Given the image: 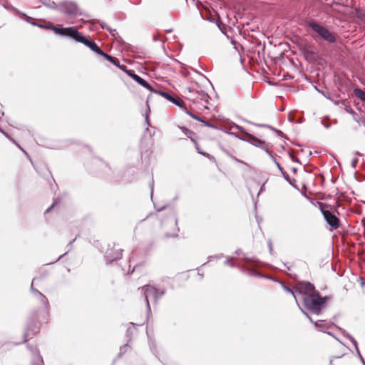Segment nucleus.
I'll use <instances>...</instances> for the list:
<instances>
[{"mask_svg": "<svg viewBox=\"0 0 365 365\" xmlns=\"http://www.w3.org/2000/svg\"><path fill=\"white\" fill-rule=\"evenodd\" d=\"M235 253L237 255H240L241 253H242V250H236Z\"/></svg>", "mask_w": 365, "mask_h": 365, "instance_id": "49530a36", "label": "nucleus"}, {"mask_svg": "<svg viewBox=\"0 0 365 365\" xmlns=\"http://www.w3.org/2000/svg\"><path fill=\"white\" fill-rule=\"evenodd\" d=\"M321 212L327 224H329L334 229H337L339 227V219L331 211L321 208Z\"/></svg>", "mask_w": 365, "mask_h": 365, "instance_id": "1a4fd4ad", "label": "nucleus"}, {"mask_svg": "<svg viewBox=\"0 0 365 365\" xmlns=\"http://www.w3.org/2000/svg\"><path fill=\"white\" fill-rule=\"evenodd\" d=\"M271 158L274 160V163H275V164H276V165L277 166V168H278L281 172H282V171H283V169H282V168L280 166V165H279V163H278L274 160V158H273V156H272V157H271Z\"/></svg>", "mask_w": 365, "mask_h": 365, "instance_id": "c9c22d12", "label": "nucleus"}, {"mask_svg": "<svg viewBox=\"0 0 365 365\" xmlns=\"http://www.w3.org/2000/svg\"><path fill=\"white\" fill-rule=\"evenodd\" d=\"M326 333H327V334H329V335H330V336H331L334 337V338H335V339H336L339 342L341 343V341H340L338 338L335 337V336H334V334H333L331 332H329V331H327V332H326Z\"/></svg>", "mask_w": 365, "mask_h": 365, "instance_id": "37998d69", "label": "nucleus"}, {"mask_svg": "<svg viewBox=\"0 0 365 365\" xmlns=\"http://www.w3.org/2000/svg\"><path fill=\"white\" fill-rule=\"evenodd\" d=\"M145 121H146L148 125H150V123H149L148 116H145Z\"/></svg>", "mask_w": 365, "mask_h": 365, "instance_id": "8fccbe9b", "label": "nucleus"}, {"mask_svg": "<svg viewBox=\"0 0 365 365\" xmlns=\"http://www.w3.org/2000/svg\"><path fill=\"white\" fill-rule=\"evenodd\" d=\"M186 114H187L189 116H190L192 118L197 120V121H202L199 117H197L196 115L193 114L192 113L190 112L186 106L182 110Z\"/></svg>", "mask_w": 365, "mask_h": 365, "instance_id": "393cba45", "label": "nucleus"}, {"mask_svg": "<svg viewBox=\"0 0 365 365\" xmlns=\"http://www.w3.org/2000/svg\"><path fill=\"white\" fill-rule=\"evenodd\" d=\"M282 287L284 291H286L288 293H290L293 296V297L295 299V301H296L299 308L300 309L301 307H299V304L298 303L297 296H296V293H297V292H296V290L294 291L293 289H290L288 286H287L286 284H284L283 283L282 284Z\"/></svg>", "mask_w": 365, "mask_h": 365, "instance_id": "5701e85b", "label": "nucleus"}, {"mask_svg": "<svg viewBox=\"0 0 365 365\" xmlns=\"http://www.w3.org/2000/svg\"><path fill=\"white\" fill-rule=\"evenodd\" d=\"M344 105V110L348 113H350L351 115H354L356 113L355 111L353 110V108L350 106H347V105Z\"/></svg>", "mask_w": 365, "mask_h": 365, "instance_id": "c756f323", "label": "nucleus"}, {"mask_svg": "<svg viewBox=\"0 0 365 365\" xmlns=\"http://www.w3.org/2000/svg\"><path fill=\"white\" fill-rule=\"evenodd\" d=\"M36 280V278H34L32 281L31 285V291L36 295L37 299L40 301V302L42 304L43 308L45 309H47L48 305V301L45 295H43L41 292H40L38 290L34 288V282Z\"/></svg>", "mask_w": 365, "mask_h": 365, "instance_id": "dca6fc26", "label": "nucleus"}, {"mask_svg": "<svg viewBox=\"0 0 365 365\" xmlns=\"http://www.w3.org/2000/svg\"><path fill=\"white\" fill-rule=\"evenodd\" d=\"M334 123L336 124L337 123V120H334Z\"/></svg>", "mask_w": 365, "mask_h": 365, "instance_id": "bf43d9fd", "label": "nucleus"}, {"mask_svg": "<svg viewBox=\"0 0 365 365\" xmlns=\"http://www.w3.org/2000/svg\"><path fill=\"white\" fill-rule=\"evenodd\" d=\"M296 292L302 295L303 297L305 294H310L312 293L318 292L315 290L314 284L309 282H299L296 288Z\"/></svg>", "mask_w": 365, "mask_h": 365, "instance_id": "9d476101", "label": "nucleus"}, {"mask_svg": "<svg viewBox=\"0 0 365 365\" xmlns=\"http://www.w3.org/2000/svg\"><path fill=\"white\" fill-rule=\"evenodd\" d=\"M154 346H155V345H154V342H153V341H152L150 340V347L151 351L155 354V349H154Z\"/></svg>", "mask_w": 365, "mask_h": 365, "instance_id": "58836bf2", "label": "nucleus"}, {"mask_svg": "<svg viewBox=\"0 0 365 365\" xmlns=\"http://www.w3.org/2000/svg\"><path fill=\"white\" fill-rule=\"evenodd\" d=\"M39 330V327L36 324H34L32 325L29 324L24 334V337L26 339L31 338L32 335L36 334ZM27 341V339H25Z\"/></svg>", "mask_w": 365, "mask_h": 365, "instance_id": "a211bd4d", "label": "nucleus"}, {"mask_svg": "<svg viewBox=\"0 0 365 365\" xmlns=\"http://www.w3.org/2000/svg\"><path fill=\"white\" fill-rule=\"evenodd\" d=\"M31 351L34 354L33 365H43V358L38 351L36 348H31Z\"/></svg>", "mask_w": 365, "mask_h": 365, "instance_id": "6ab92c4d", "label": "nucleus"}, {"mask_svg": "<svg viewBox=\"0 0 365 365\" xmlns=\"http://www.w3.org/2000/svg\"><path fill=\"white\" fill-rule=\"evenodd\" d=\"M41 4L43 6H46L47 8L51 9H58V6L57 4L51 0H42L40 1Z\"/></svg>", "mask_w": 365, "mask_h": 365, "instance_id": "412c9836", "label": "nucleus"}, {"mask_svg": "<svg viewBox=\"0 0 365 365\" xmlns=\"http://www.w3.org/2000/svg\"><path fill=\"white\" fill-rule=\"evenodd\" d=\"M58 10L61 13L73 18L78 16H82L83 12L73 1H66L58 6Z\"/></svg>", "mask_w": 365, "mask_h": 365, "instance_id": "39448f33", "label": "nucleus"}, {"mask_svg": "<svg viewBox=\"0 0 365 365\" xmlns=\"http://www.w3.org/2000/svg\"><path fill=\"white\" fill-rule=\"evenodd\" d=\"M250 135V133H245V134H242L241 135H235V136L237 138H238L239 139L243 140V141H245V142H247V138H248V136Z\"/></svg>", "mask_w": 365, "mask_h": 365, "instance_id": "c85d7f7f", "label": "nucleus"}, {"mask_svg": "<svg viewBox=\"0 0 365 365\" xmlns=\"http://www.w3.org/2000/svg\"><path fill=\"white\" fill-rule=\"evenodd\" d=\"M339 330L344 334V336H345L346 338H348L351 341V343L353 344V345L354 346V347L356 349V354H357L359 358L360 359L362 364L364 365H365V361L360 353L357 342L355 340V339L351 335H350L345 329H344L342 328H339Z\"/></svg>", "mask_w": 365, "mask_h": 365, "instance_id": "2eb2a0df", "label": "nucleus"}, {"mask_svg": "<svg viewBox=\"0 0 365 365\" xmlns=\"http://www.w3.org/2000/svg\"><path fill=\"white\" fill-rule=\"evenodd\" d=\"M105 58H106L108 61L113 63L115 66H120V62L119 60L110 55H108L104 52V53L102 55Z\"/></svg>", "mask_w": 365, "mask_h": 365, "instance_id": "4be33fe9", "label": "nucleus"}, {"mask_svg": "<svg viewBox=\"0 0 365 365\" xmlns=\"http://www.w3.org/2000/svg\"><path fill=\"white\" fill-rule=\"evenodd\" d=\"M281 173H282L284 178L288 181L289 180V175L284 170Z\"/></svg>", "mask_w": 365, "mask_h": 365, "instance_id": "a19ab883", "label": "nucleus"}, {"mask_svg": "<svg viewBox=\"0 0 365 365\" xmlns=\"http://www.w3.org/2000/svg\"><path fill=\"white\" fill-rule=\"evenodd\" d=\"M0 132L2 133L4 135H5L6 137H9L8 134L6 133L1 128H0Z\"/></svg>", "mask_w": 365, "mask_h": 365, "instance_id": "de8ad7c7", "label": "nucleus"}, {"mask_svg": "<svg viewBox=\"0 0 365 365\" xmlns=\"http://www.w3.org/2000/svg\"><path fill=\"white\" fill-rule=\"evenodd\" d=\"M56 204H57V202H56V200H55V201L52 203V205H51V206H50V207H48V208L45 211V213H48V212H49L51 210V209H53V207H54Z\"/></svg>", "mask_w": 365, "mask_h": 365, "instance_id": "72a5a7b5", "label": "nucleus"}, {"mask_svg": "<svg viewBox=\"0 0 365 365\" xmlns=\"http://www.w3.org/2000/svg\"><path fill=\"white\" fill-rule=\"evenodd\" d=\"M150 190H151L150 195L152 196L153 192V180H152V182L150 184Z\"/></svg>", "mask_w": 365, "mask_h": 365, "instance_id": "79ce46f5", "label": "nucleus"}, {"mask_svg": "<svg viewBox=\"0 0 365 365\" xmlns=\"http://www.w3.org/2000/svg\"><path fill=\"white\" fill-rule=\"evenodd\" d=\"M236 128L240 131L241 132L242 134H245V133H248L247 132H246V130H245V128H243L242 127L240 126V125H235Z\"/></svg>", "mask_w": 365, "mask_h": 365, "instance_id": "473e14b6", "label": "nucleus"}, {"mask_svg": "<svg viewBox=\"0 0 365 365\" xmlns=\"http://www.w3.org/2000/svg\"><path fill=\"white\" fill-rule=\"evenodd\" d=\"M108 31L110 34V35L112 36H113L116 40L120 39V37L119 36V35L115 29H113L110 28Z\"/></svg>", "mask_w": 365, "mask_h": 365, "instance_id": "cd10ccee", "label": "nucleus"}, {"mask_svg": "<svg viewBox=\"0 0 365 365\" xmlns=\"http://www.w3.org/2000/svg\"><path fill=\"white\" fill-rule=\"evenodd\" d=\"M354 95L362 101L365 102V91L361 88H356L354 89Z\"/></svg>", "mask_w": 365, "mask_h": 365, "instance_id": "b1692460", "label": "nucleus"}, {"mask_svg": "<svg viewBox=\"0 0 365 365\" xmlns=\"http://www.w3.org/2000/svg\"><path fill=\"white\" fill-rule=\"evenodd\" d=\"M20 148V150H22L26 154H27L23 149L22 148H21L20 146H19Z\"/></svg>", "mask_w": 365, "mask_h": 365, "instance_id": "5fc2aeb1", "label": "nucleus"}, {"mask_svg": "<svg viewBox=\"0 0 365 365\" xmlns=\"http://www.w3.org/2000/svg\"><path fill=\"white\" fill-rule=\"evenodd\" d=\"M68 24H73V21H68Z\"/></svg>", "mask_w": 365, "mask_h": 365, "instance_id": "4d7b16f0", "label": "nucleus"}, {"mask_svg": "<svg viewBox=\"0 0 365 365\" xmlns=\"http://www.w3.org/2000/svg\"><path fill=\"white\" fill-rule=\"evenodd\" d=\"M307 53L309 54V53H313L312 52H309V51H307Z\"/></svg>", "mask_w": 365, "mask_h": 365, "instance_id": "13d9d810", "label": "nucleus"}, {"mask_svg": "<svg viewBox=\"0 0 365 365\" xmlns=\"http://www.w3.org/2000/svg\"><path fill=\"white\" fill-rule=\"evenodd\" d=\"M232 257H227L225 261V264L229 265L231 267H237L241 272L247 273L250 277H264V276L257 272L255 267L258 264V260L254 257H248L242 254L241 259L245 263L242 265L240 264H235L233 262Z\"/></svg>", "mask_w": 365, "mask_h": 365, "instance_id": "f257e3e1", "label": "nucleus"}, {"mask_svg": "<svg viewBox=\"0 0 365 365\" xmlns=\"http://www.w3.org/2000/svg\"><path fill=\"white\" fill-rule=\"evenodd\" d=\"M175 225H177V220L176 219L175 220Z\"/></svg>", "mask_w": 365, "mask_h": 365, "instance_id": "680f3d73", "label": "nucleus"}, {"mask_svg": "<svg viewBox=\"0 0 365 365\" xmlns=\"http://www.w3.org/2000/svg\"><path fill=\"white\" fill-rule=\"evenodd\" d=\"M142 289L144 290L145 300L146 302L147 309L148 312H150V306L149 303V299H154L155 302H157L158 299L165 294V290H159L153 286L146 284L142 287Z\"/></svg>", "mask_w": 365, "mask_h": 365, "instance_id": "20e7f679", "label": "nucleus"}, {"mask_svg": "<svg viewBox=\"0 0 365 365\" xmlns=\"http://www.w3.org/2000/svg\"><path fill=\"white\" fill-rule=\"evenodd\" d=\"M264 185H262L258 192V195H259L264 190Z\"/></svg>", "mask_w": 365, "mask_h": 365, "instance_id": "a18cd8bd", "label": "nucleus"}, {"mask_svg": "<svg viewBox=\"0 0 365 365\" xmlns=\"http://www.w3.org/2000/svg\"><path fill=\"white\" fill-rule=\"evenodd\" d=\"M157 93L158 94H160L161 96L164 97L168 101H169L172 102L173 103H174L175 105L178 106L182 110L185 107L184 101L180 98H179L178 96H173L170 93H168L165 91H158Z\"/></svg>", "mask_w": 365, "mask_h": 365, "instance_id": "f8f14e48", "label": "nucleus"}, {"mask_svg": "<svg viewBox=\"0 0 365 365\" xmlns=\"http://www.w3.org/2000/svg\"><path fill=\"white\" fill-rule=\"evenodd\" d=\"M302 312L309 319V320L314 325V327L319 329L322 332H327V330L331 329L332 327H336L338 329L339 327L335 325L334 323H327L325 321L320 320L318 322H314L312 317L302 308H300Z\"/></svg>", "mask_w": 365, "mask_h": 365, "instance_id": "6e6552de", "label": "nucleus"}, {"mask_svg": "<svg viewBox=\"0 0 365 365\" xmlns=\"http://www.w3.org/2000/svg\"><path fill=\"white\" fill-rule=\"evenodd\" d=\"M130 333H131V331L130 330V329H128V331H127V334H130Z\"/></svg>", "mask_w": 365, "mask_h": 365, "instance_id": "603ef678", "label": "nucleus"}, {"mask_svg": "<svg viewBox=\"0 0 365 365\" xmlns=\"http://www.w3.org/2000/svg\"><path fill=\"white\" fill-rule=\"evenodd\" d=\"M357 163H358V159H357V158H354V159L351 160V166H352L353 168H355Z\"/></svg>", "mask_w": 365, "mask_h": 365, "instance_id": "f704fd0d", "label": "nucleus"}, {"mask_svg": "<svg viewBox=\"0 0 365 365\" xmlns=\"http://www.w3.org/2000/svg\"><path fill=\"white\" fill-rule=\"evenodd\" d=\"M179 128L184 133V134L186 136H187L189 138H190V140L193 143H195V147H196V149H197L198 153L201 154L203 156H208L209 155L208 153L200 150L198 144L197 143L195 140L192 138V136L195 135V133L193 131L190 130V129H188V128H185L184 126H180Z\"/></svg>", "mask_w": 365, "mask_h": 365, "instance_id": "f3484780", "label": "nucleus"}, {"mask_svg": "<svg viewBox=\"0 0 365 365\" xmlns=\"http://www.w3.org/2000/svg\"><path fill=\"white\" fill-rule=\"evenodd\" d=\"M218 27L220 28V29L221 30V31L223 34H225V31H224L225 29V26H222V27L220 24H218Z\"/></svg>", "mask_w": 365, "mask_h": 365, "instance_id": "c03bdc74", "label": "nucleus"}, {"mask_svg": "<svg viewBox=\"0 0 365 365\" xmlns=\"http://www.w3.org/2000/svg\"><path fill=\"white\" fill-rule=\"evenodd\" d=\"M9 8H10V10L12 11L13 12H14L16 14L24 17V20L26 22H30V21L32 20L31 17L27 16L25 13L20 11L19 9L14 7L12 5H9Z\"/></svg>", "mask_w": 365, "mask_h": 365, "instance_id": "aec40b11", "label": "nucleus"}, {"mask_svg": "<svg viewBox=\"0 0 365 365\" xmlns=\"http://www.w3.org/2000/svg\"><path fill=\"white\" fill-rule=\"evenodd\" d=\"M46 29L53 31L55 34L63 36H68L75 40L78 34V29L76 27L58 28L53 25H48Z\"/></svg>", "mask_w": 365, "mask_h": 365, "instance_id": "423d86ee", "label": "nucleus"}, {"mask_svg": "<svg viewBox=\"0 0 365 365\" xmlns=\"http://www.w3.org/2000/svg\"><path fill=\"white\" fill-rule=\"evenodd\" d=\"M252 124L255 125V126H257V127L268 128H269V129H271V130H274V131H275V132H277L278 133H282L281 131L274 128L272 126L267 125V124H259V123H252Z\"/></svg>", "mask_w": 365, "mask_h": 365, "instance_id": "a878e982", "label": "nucleus"}, {"mask_svg": "<svg viewBox=\"0 0 365 365\" xmlns=\"http://www.w3.org/2000/svg\"><path fill=\"white\" fill-rule=\"evenodd\" d=\"M329 297H321L319 292L312 293L303 296V305L306 309L314 314H319L324 308Z\"/></svg>", "mask_w": 365, "mask_h": 365, "instance_id": "f03ea898", "label": "nucleus"}, {"mask_svg": "<svg viewBox=\"0 0 365 365\" xmlns=\"http://www.w3.org/2000/svg\"><path fill=\"white\" fill-rule=\"evenodd\" d=\"M29 23L30 24H31V25L38 26L39 28L45 29H46V27H48V25L39 24H37V23H35V22L32 21V20H31L30 22H29Z\"/></svg>", "mask_w": 365, "mask_h": 365, "instance_id": "7c9ffc66", "label": "nucleus"}, {"mask_svg": "<svg viewBox=\"0 0 365 365\" xmlns=\"http://www.w3.org/2000/svg\"><path fill=\"white\" fill-rule=\"evenodd\" d=\"M170 236H171V237H176V236H178V235H177V234H175L174 235H170Z\"/></svg>", "mask_w": 365, "mask_h": 365, "instance_id": "6e6d98bb", "label": "nucleus"}, {"mask_svg": "<svg viewBox=\"0 0 365 365\" xmlns=\"http://www.w3.org/2000/svg\"><path fill=\"white\" fill-rule=\"evenodd\" d=\"M9 5H10V4H5V5H4V7L5 9H8V10H10Z\"/></svg>", "mask_w": 365, "mask_h": 365, "instance_id": "09e8293b", "label": "nucleus"}, {"mask_svg": "<svg viewBox=\"0 0 365 365\" xmlns=\"http://www.w3.org/2000/svg\"><path fill=\"white\" fill-rule=\"evenodd\" d=\"M247 143H250L251 145L255 147L263 149L267 153H268L270 155V157H272V152L269 150L267 145L264 141L252 135V134H250L247 138Z\"/></svg>", "mask_w": 365, "mask_h": 365, "instance_id": "9b49d317", "label": "nucleus"}, {"mask_svg": "<svg viewBox=\"0 0 365 365\" xmlns=\"http://www.w3.org/2000/svg\"><path fill=\"white\" fill-rule=\"evenodd\" d=\"M329 118L328 116H326V117H324V118L322 120V121H321L322 124V125H324L327 129L329 128H330V125H330V123H328V121H329Z\"/></svg>", "mask_w": 365, "mask_h": 365, "instance_id": "bb28decb", "label": "nucleus"}, {"mask_svg": "<svg viewBox=\"0 0 365 365\" xmlns=\"http://www.w3.org/2000/svg\"><path fill=\"white\" fill-rule=\"evenodd\" d=\"M268 245H269V252L272 254V251H273V247H272V244L271 240L268 241Z\"/></svg>", "mask_w": 365, "mask_h": 365, "instance_id": "e433bc0d", "label": "nucleus"}, {"mask_svg": "<svg viewBox=\"0 0 365 365\" xmlns=\"http://www.w3.org/2000/svg\"><path fill=\"white\" fill-rule=\"evenodd\" d=\"M126 73L132 78L135 82L143 86L144 88H147L148 90L153 91L151 86L143 78H142L138 75L133 73V71H126Z\"/></svg>", "mask_w": 365, "mask_h": 365, "instance_id": "ddd939ff", "label": "nucleus"}, {"mask_svg": "<svg viewBox=\"0 0 365 365\" xmlns=\"http://www.w3.org/2000/svg\"><path fill=\"white\" fill-rule=\"evenodd\" d=\"M118 67L120 70H122V71H125V73H126V71H128V70L126 69V68H127V67H126V66H125V65H120V66H118Z\"/></svg>", "mask_w": 365, "mask_h": 365, "instance_id": "ea45409f", "label": "nucleus"}, {"mask_svg": "<svg viewBox=\"0 0 365 365\" xmlns=\"http://www.w3.org/2000/svg\"><path fill=\"white\" fill-rule=\"evenodd\" d=\"M123 250L120 249L116 250H107L106 254V259L107 263H111L115 260H118L122 257Z\"/></svg>", "mask_w": 365, "mask_h": 365, "instance_id": "4468645a", "label": "nucleus"}, {"mask_svg": "<svg viewBox=\"0 0 365 365\" xmlns=\"http://www.w3.org/2000/svg\"><path fill=\"white\" fill-rule=\"evenodd\" d=\"M128 344H125L122 346H120V354H124L125 352H126L127 349H128Z\"/></svg>", "mask_w": 365, "mask_h": 365, "instance_id": "2f4dec72", "label": "nucleus"}, {"mask_svg": "<svg viewBox=\"0 0 365 365\" xmlns=\"http://www.w3.org/2000/svg\"><path fill=\"white\" fill-rule=\"evenodd\" d=\"M306 24L317 34L316 37H319L329 43H336V38L335 35L330 32L326 27L313 20L307 21Z\"/></svg>", "mask_w": 365, "mask_h": 365, "instance_id": "7ed1b4c3", "label": "nucleus"}, {"mask_svg": "<svg viewBox=\"0 0 365 365\" xmlns=\"http://www.w3.org/2000/svg\"><path fill=\"white\" fill-rule=\"evenodd\" d=\"M75 41L79 43H82L83 44L91 48V50H92L93 51H94L95 53L101 56L104 53V51H103L93 41L87 38L86 36H83L79 31H78V34L76 35Z\"/></svg>", "mask_w": 365, "mask_h": 365, "instance_id": "0eeeda50", "label": "nucleus"}, {"mask_svg": "<svg viewBox=\"0 0 365 365\" xmlns=\"http://www.w3.org/2000/svg\"><path fill=\"white\" fill-rule=\"evenodd\" d=\"M66 254V253H64V254H63L62 255H61V256H60V257L56 259V261H58L60 259H61V258H62V257H63Z\"/></svg>", "mask_w": 365, "mask_h": 365, "instance_id": "3c124183", "label": "nucleus"}, {"mask_svg": "<svg viewBox=\"0 0 365 365\" xmlns=\"http://www.w3.org/2000/svg\"><path fill=\"white\" fill-rule=\"evenodd\" d=\"M101 28H102V29H106V30H108H108H109V29L110 28V27L106 25V23H102V24H101Z\"/></svg>", "mask_w": 365, "mask_h": 365, "instance_id": "4c0bfd02", "label": "nucleus"}, {"mask_svg": "<svg viewBox=\"0 0 365 365\" xmlns=\"http://www.w3.org/2000/svg\"><path fill=\"white\" fill-rule=\"evenodd\" d=\"M336 104H339V101H336L335 102Z\"/></svg>", "mask_w": 365, "mask_h": 365, "instance_id": "052dcab7", "label": "nucleus"}, {"mask_svg": "<svg viewBox=\"0 0 365 365\" xmlns=\"http://www.w3.org/2000/svg\"><path fill=\"white\" fill-rule=\"evenodd\" d=\"M165 208V207H161L160 209H158V211L163 210Z\"/></svg>", "mask_w": 365, "mask_h": 365, "instance_id": "864d4df0", "label": "nucleus"}]
</instances>
